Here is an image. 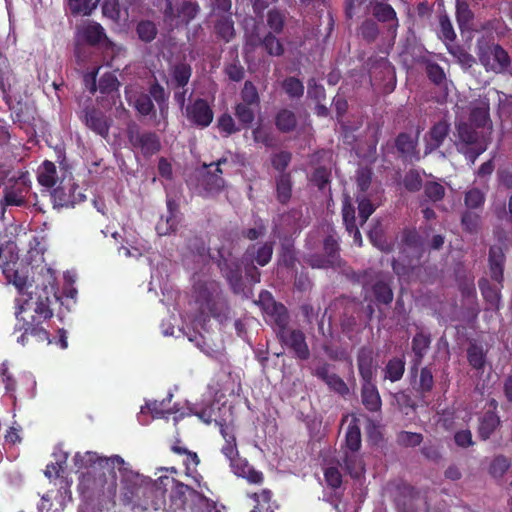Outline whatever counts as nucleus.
<instances>
[{"mask_svg": "<svg viewBox=\"0 0 512 512\" xmlns=\"http://www.w3.org/2000/svg\"><path fill=\"white\" fill-rule=\"evenodd\" d=\"M225 163H227V159L222 158L218 160L216 163L203 165L204 172L202 174L201 185L206 191L219 192L222 190L225 181L221 176L223 172L220 166Z\"/></svg>", "mask_w": 512, "mask_h": 512, "instance_id": "obj_13", "label": "nucleus"}, {"mask_svg": "<svg viewBox=\"0 0 512 512\" xmlns=\"http://www.w3.org/2000/svg\"><path fill=\"white\" fill-rule=\"evenodd\" d=\"M511 466L510 460L504 455L496 456L490 463L489 473L494 478H501Z\"/></svg>", "mask_w": 512, "mask_h": 512, "instance_id": "obj_55", "label": "nucleus"}, {"mask_svg": "<svg viewBox=\"0 0 512 512\" xmlns=\"http://www.w3.org/2000/svg\"><path fill=\"white\" fill-rule=\"evenodd\" d=\"M449 52L465 69L471 68L476 63V59L473 57V55L459 46L449 48Z\"/></svg>", "mask_w": 512, "mask_h": 512, "instance_id": "obj_61", "label": "nucleus"}, {"mask_svg": "<svg viewBox=\"0 0 512 512\" xmlns=\"http://www.w3.org/2000/svg\"><path fill=\"white\" fill-rule=\"evenodd\" d=\"M275 125L283 133L293 131L297 126L295 113L289 109H281L275 117Z\"/></svg>", "mask_w": 512, "mask_h": 512, "instance_id": "obj_38", "label": "nucleus"}, {"mask_svg": "<svg viewBox=\"0 0 512 512\" xmlns=\"http://www.w3.org/2000/svg\"><path fill=\"white\" fill-rule=\"evenodd\" d=\"M431 343V336L419 331L412 339V350L415 353L416 360L414 366L411 368V373L417 372V366L421 363L426 351L429 349Z\"/></svg>", "mask_w": 512, "mask_h": 512, "instance_id": "obj_28", "label": "nucleus"}, {"mask_svg": "<svg viewBox=\"0 0 512 512\" xmlns=\"http://www.w3.org/2000/svg\"><path fill=\"white\" fill-rule=\"evenodd\" d=\"M378 73H383V80H387L392 86L396 83L394 67L386 60L381 59L371 70V75L377 78Z\"/></svg>", "mask_w": 512, "mask_h": 512, "instance_id": "obj_51", "label": "nucleus"}, {"mask_svg": "<svg viewBox=\"0 0 512 512\" xmlns=\"http://www.w3.org/2000/svg\"><path fill=\"white\" fill-rule=\"evenodd\" d=\"M80 39L89 45H107V38L103 27L96 22H88L77 28Z\"/></svg>", "mask_w": 512, "mask_h": 512, "instance_id": "obj_19", "label": "nucleus"}, {"mask_svg": "<svg viewBox=\"0 0 512 512\" xmlns=\"http://www.w3.org/2000/svg\"><path fill=\"white\" fill-rule=\"evenodd\" d=\"M127 137L131 146L140 150L146 157L157 153L161 148L160 139L156 133L141 131L135 123L128 125Z\"/></svg>", "mask_w": 512, "mask_h": 512, "instance_id": "obj_7", "label": "nucleus"}, {"mask_svg": "<svg viewBox=\"0 0 512 512\" xmlns=\"http://www.w3.org/2000/svg\"><path fill=\"white\" fill-rule=\"evenodd\" d=\"M485 200V193L477 187L468 189L464 194V204L467 210L481 209L485 203Z\"/></svg>", "mask_w": 512, "mask_h": 512, "instance_id": "obj_40", "label": "nucleus"}, {"mask_svg": "<svg viewBox=\"0 0 512 512\" xmlns=\"http://www.w3.org/2000/svg\"><path fill=\"white\" fill-rule=\"evenodd\" d=\"M479 288L484 298L489 302L491 308H498L500 301V289L492 286L487 279L479 280Z\"/></svg>", "mask_w": 512, "mask_h": 512, "instance_id": "obj_43", "label": "nucleus"}, {"mask_svg": "<svg viewBox=\"0 0 512 512\" xmlns=\"http://www.w3.org/2000/svg\"><path fill=\"white\" fill-rule=\"evenodd\" d=\"M425 72L431 82L439 87H446L447 78L443 69L435 62L425 61Z\"/></svg>", "mask_w": 512, "mask_h": 512, "instance_id": "obj_42", "label": "nucleus"}, {"mask_svg": "<svg viewBox=\"0 0 512 512\" xmlns=\"http://www.w3.org/2000/svg\"><path fill=\"white\" fill-rule=\"evenodd\" d=\"M1 267L6 279L12 282L20 293H23L27 284V277L20 275L19 272L14 269V267H10L9 264L1 265Z\"/></svg>", "mask_w": 512, "mask_h": 512, "instance_id": "obj_53", "label": "nucleus"}, {"mask_svg": "<svg viewBox=\"0 0 512 512\" xmlns=\"http://www.w3.org/2000/svg\"><path fill=\"white\" fill-rule=\"evenodd\" d=\"M396 441L402 447H416L423 441V435L420 433L401 431L397 434Z\"/></svg>", "mask_w": 512, "mask_h": 512, "instance_id": "obj_59", "label": "nucleus"}, {"mask_svg": "<svg viewBox=\"0 0 512 512\" xmlns=\"http://www.w3.org/2000/svg\"><path fill=\"white\" fill-rule=\"evenodd\" d=\"M323 246L324 254H313L309 256V265L313 268L320 269L340 266L341 258L338 241L332 235H329L325 238Z\"/></svg>", "mask_w": 512, "mask_h": 512, "instance_id": "obj_9", "label": "nucleus"}, {"mask_svg": "<svg viewBox=\"0 0 512 512\" xmlns=\"http://www.w3.org/2000/svg\"><path fill=\"white\" fill-rule=\"evenodd\" d=\"M188 249L191 253L200 258V261L205 263L209 259V249L206 247L205 241L197 236H193L188 240Z\"/></svg>", "mask_w": 512, "mask_h": 512, "instance_id": "obj_52", "label": "nucleus"}, {"mask_svg": "<svg viewBox=\"0 0 512 512\" xmlns=\"http://www.w3.org/2000/svg\"><path fill=\"white\" fill-rule=\"evenodd\" d=\"M258 107L238 103L235 106V116L244 126H250L255 118Z\"/></svg>", "mask_w": 512, "mask_h": 512, "instance_id": "obj_54", "label": "nucleus"}, {"mask_svg": "<svg viewBox=\"0 0 512 512\" xmlns=\"http://www.w3.org/2000/svg\"><path fill=\"white\" fill-rule=\"evenodd\" d=\"M256 303L261 306L267 315L274 318L279 327L287 325L288 316L286 308L281 303H277L268 291H262Z\"/></svg>", "mask_w": 512, "mask_h": 512, "instance_id": "obj_14", "label": "nucleus"}, {"mask_svg": "<svg viewBox=\"0 0 512 512\" xmlns=\"http://www.w3.org/2000/svg\"><path fill=\"white\" fill-rule=\"evenodd\" d=\"M417 137H412L407 133H400L395 139L397 151L405 158H411L417 155Z\"/></svg>", "mask_w": 512, "mask_h": 512, "instance_id": "obj_32", "label": "nucleus"}, {"mask_svg": "<svg viewBox=\"0 0 512 512\" xmlns=\"http://www.w3.org/2000/svg\"><path fill=\"white\" fill-rule=\"evenodd\" d=\"M260 43L271 56L279 57L284 54V46L282 42L272 32H268L260 40Z\"/></svg>", "mask_w": 512, "mask_h": 512, "instance_id": "obj_44", "label": "nucleus"}, {"mask_svg": "<svg viewBox=\"0 0 512 512\" xmlns=\"http://www.w3.org/2000/svg\"><path fill=\"white\" fill-rule=\"evenodd\" d=\"M467 357L471 366L481 369L485 363L483 348L477 344H471L467 349Z\"/></svg>", "mask_w": 512, "mask_h": 512, "instance_id": "obj_60", "label": "nucleus"}, {"mask_svg": "<svg viewBox=\"0 0 512 512\" xmlns=\"http://www.w3.org/2000/svg\"><path fill=\"white\" fill-rule=\"evenodd\" d=\"M211 34L217 43H230L236 37L232 13L209 14Z\"/></svg>", "mask_w": 512, "mask_h": 512, "instance_id": "obj_8", "label": "nucleus"}, {"mask_svg": "<svg viewBox=\"0 0 512 512\" xmlns=\"http://www.w3.org/2000/svg\"><path fill=\"white\" fill-rule=\"evenodd\" d=\"M220 431L225 440V445L222 447V453L230 460L232 466L233 462H237L240 459L238 457V449L234 430L228 425H221Z\"/></svg>", "mask_w": 512, "mask_h": 512, "instance_id": "obj_27", "label": "nucleus"}, {"mask_svg": "<svg viewBox=\"0 0 512 512\" xmlns=\"http://www.w3.org/2000/svg\"><path fill=\"white\" fill-rule=\"evenodd\" d=\"M403 185L406 190L415 193L418 192L424 184L420 173L417 170L411 169L405 173Z\"/></svg>", "mask_w": 512, "mask_h": 512, "instance_id": "obj_58", "label": "nucleus"}, {"mask_svg": "<svg viewBox=\"0 0 512 512\" xmlns=\"http://www.w3.org/2000/svg\"><path fill=\"white\" fill-rule=\"evenodd\" d=\"M312 375L322 380L328 388L341 395L346 396L349 394V388L344 380L332 371V366L325 362L320 361L313 369Z\"/></svg>", "mask_w": 512, "mask_h": 512, "instance_id": "obj_10", "label": "nucleus"}, {"mask_svg": "<svg viewBox=\"0 0 512 512\" xmlns=\"http://www.w3.org/2000/svg\"><path fill=\"white\" fill-rule=\"evenodd\" d=\"M194 297L202 315H212L217 318L225 315L227 305L221 295L218 282L210 279H195Z\"/></svg>", "mask_w": 512, "mask_h": 512, "instance_id": "obj_3", "label": "nucleus"}, {"mask_svg": "<svg viewBox=\"0 0 512 512\" xmlns=\"http://www.w3.org/2000/svg\"><path fill=\"white\" fill-rule=\"evenodd\" d=\"M136 33L142 42L150 43L156 38L158 28L151 20H141L136 26Z\"/></svg>", "mask_w": 512, "mask_h": 512, "instance_id": "obj_41", "label": "nucleus"}, {"mask_svg": "<svg viewBox=\"0 0 512 512\" xmlns=\"http://www.w3.org/2000/svg\"><path fill=\"white\" fill-rule=\"evenodd\" d=\"M96 460L105 461L106 463L111 462L112 465H115V464L123 465L124 464V460L118 455H114L110 458L102 459V458H98L96 456V454L93 452H86L84 455L77 453L74 457L75 465L78 466V468H83V467L92 465L93 463L96 462Z\"/></svg>", "mask_w": 512, "mask_h": 512, "instance_id": "obj_37", "label": "nucleus"}, {"mask_svg": "<svg viewBox=\"0 0 512 512\" xmlns=\"http://www.w3.org/2000/svg\"><path fill=\"white\" fill-rule=\"evenodd\" d=\"M282 88L290 98H300L304 94L303 83L295 77L286 78L282 83Z\"/></svg>", "mask_w": 512, "mask_h": 512, "instance_id": "obj_57", "label": "nucleus"}, {"mask_svg": "<svg viewBox=\"0 0 512 512\" xmlns=\"http://www.w3.org/2000/svg\"><path fill=\"white\" fill-rule=\"evenodd\" d=\"M241 104L254 107L260 106V97L256 86L251 81H246L240 92Z\"/></svg>", "mask_w": 512, "mask_h": 512, "instance_id": "obj_46", "label": "nucleus"}, {"mask_svg": "<svg viewBox=\"0 0 512 512\" xmlns=\"http://www.w3.org/2000/svg\"><path fill=\"white\" fill-rule=\"evenodd\" d=\"M505 260V249L503 245H492L488 255L489 273L491 278L498 284L503 281Z\"/></svg>", "mask_w": 512, "mask_h": 512, "instance_id": "obj_18", "label": "nucleus"}, {"mask_svg": "<svg viewBox=\"0 0 512 512\" xmlns=\"http://www.w3.org/2000/svg\"><path fill=\"white\" fill-rule=\"evenodd\" d=\"M456 16L458 24L461 28H470V22L473 19V12L465 2H457Z\"/></svg>", "mask_w": 512, "mask_h": 512, "instance_id": "obj_62", "label": "nucleus"}, {"mask_svg": "<svg viewBox=\"0 0 512 512\" xmlns=\"http://www.w3.org/2000/svg\"><path fill=\"white\" fill-rule=\"evenodd\" d=\"M192 75V68L187 63H177L171 67L170 78L167 81L171 89H180L187 86Z\"/></svg>", "mask_w": 512, "mask_h": 512, "instance_id": "obj_23", "label": "nucleus"}, {"mask_svg": "<svg viewBox=\"0 0 512 512\" xmlns=\"http://www.w3.org/2000/svg\"><path fill=\"white\" fill-rule=\"evenodd\" d=\"M273 254V243L265 242L261 245L255 244L250 245L245 251L242 257V263L244 264V271L247 280L251 284L260 282L261 273L258 268L253 264L255 261L260 266L267 265Z\"/></svg>", "mask_w": 512, "mask_h": 512, "instance_id": "obj_4", "label": "nucleus"}, {"mask_svg": "<svg viewBox=\"0 0 512 512\" xmlns=\"http://www.w3.org/2000/svg\"><path fill=\"white\" fill-rule=\"evenodd\" d=\"M450 131V124L446 120H441L435 123L430 131L426 140L425 154L431 153L438 149L448 136Z\"/></svg>", "mask_w": 512, "mask_h": 512, "instance_id": "obj_20", "label": "nucleus"}, {"mask_svg": "<svg viewBox=\"0 0 512 512\" xmlns=\"http://www.w3.org/2000/svg\"><path fill=\"white\" fill-rule=\"evenodd\" d=\"M385 379L391 382L400 380L405 371V362L400 358H393L388 361L385 367Z\"/></svg>", "mask_w": 512, "mask_h": 512, "instance_id": "obj_45", "label": "nucleus"}, {"mask_svg": "<svg viewBox=\"0 0 512 512\" xmlns=\"http://www.w3.org/2000/svg\"><path fill=\"white\" fill-rule=\"evenodd\" d=\"M37 178L42 186L46 188L53 187L58 179L55 164L50 161H44L38 169Z\"/></svg>", "mask_w": 512, "mask_h": 512, "instance_id": "obj_36", "label": "nucleus"}, {"mask_svg": "<svg viewBox=\"0 0 512 512\" xmlns=\"http://www.w3.org/2000/svg\"><path fill=\"white\" fill-rule=\"evenodd\" d=\"M362 404L371 412H377L381 409V398L379 392L372 380L364 381L361 388Z\"/></svg>", "mask_w": 512, "mask_h": 512, "instance_id": "obj_26", "label": "nucleus"}, {"mask_svg": "<svg viewBox=\"0 0 512 512\" xmlns=\"http://www.w3.org/2000/svg\"><path fill=\"white\" fill-rule=\"evenodd\" d=\"M218 267L222 275L228 281L234 293L239 294L244 292L245 284L242 276V266L244 264L238 259L232 257L230 252H225L223 248L218 250Z\"/></svg>", "mask_w": 512, "mask_h": 512, "instance_id": "obj_5", "label": "nucleus"}, {"mask_svg": "<svg viewBox=\"0 0 512 512\" xmlns=\"http://www.w3.org/2000/svg\"><path fill=\"white\" fill-rule=\"evenodd\" d=\"M281 332L283 342L290 347L300 359H308L310 352L305 341V336L300 330L285 329Z\"/></svg>", "mask_w": 512, "mask_h": 512, "instance_id": "obj_17", "label": "nucleus"}, {"mask_svg": "<svg viewBox=\"0 0 512 512\" xmlns=\"http://www.w3.org/2000/svg\"><path fill=\"white\" fill-rule=\"evenodd\" d=\"M91 80H92V82H91V85L89 88L91 93H95L96 90L99 89V91L102 94H109L111 92L117 91V89L120 85L116 76H114L111 73L104 74L100 78L98 86L96 85L95 75H93L91 77Z\"/></svg>", "mask_w": 512, "mask_h": 512, "instance_id": "obj_35", "label": "nucleus"}, {"mask_svg": "<svg viewBox=\"0 0 512 512\" xmlns=\"http://www.w3.org/2000/svg\"><path fill=\"white\" fill-rule=\"evenodd\" d=\"M178 204L174 199H167L168 215L160 218L156 225V231L160 236L168 235L173 232L178 224Z\"/></svg>", "mask_w": 512, "mask_h": 512, "instance_id": "obj_22", "label": "nucleus"}, {"mask_svg": "<svg viewBox=\"0 0 512 512\" xmlns=\"http://www.w3.org/2000/svg\"><path fill=\"white\" fill-rule=\"evenodd\" d=\"M233 471L236 475L247 479L250 483L259 484L263 480L261 472L256 471L246 461L239 459L237 462H233Z\"/></svg>", "mask_w": 512, "mask_h": 512, "instance_id": "obj_33", "label": "nucleus"}, {"mask_svg": "<svg viewBox=\"0 0 512 512\" xmlns=\"http://www.w3.org/2000/svg\"><path fill=\"white\" fill-rule=\"evenodd\" d=\"M476 55L486 72L512 77V56L493 35H482L476 41Z\"/></svg>", "mask_w": 512, "mask_h": 512, "instance_id": "obj_1", "label": "nucleus"}, {"mask_svg": "<svg viewBox=\"0 0 512 512\" xmlns=\"http://www.w3.org/2000/svg\"><path fill=\"white\" fill-rule=\"evenodd\" d=\"M146 479L140 474L124 469L121 479L120 501L132 509L138 506L140 493Z\"/></svg>", "mask_w": 512, "mask_h": 512, "instance_id": "obj_6", "label": "nucleus"}, {"mask_svg": "<svg viewBox=\"0 0 512 512\" xmlns=\"http://www.w3.org/2000/svg\"><path fill=\"white\" fill-rule=\"evenodd\" d=\"M186 117L199 127H207L213 120V111L204 99H197L186 107Z\"/></svg>", "mask_w": 512, "mask_h": 512, "instance_id": "obj_15", "label": "nucleus"}, {"mask_svg": "<svg viewBox=\"0 0 512 512\" xmlns=\"http://www.w3.org/2000/svg\"><path fill=\"white\" fill-rule=\"evenodd\" d=\"M27 192L28 187L25 185L24 177H19L14 181L11 178L5 184L4 201L6 205L23 206Z\"/></svg>", "mask_w": 512, "mask_h": 512, "instance_id": "obj_16", "label": "nucleus"}, {"mask_svg": "<svg viewBox=\"0 0 512 512\" xmlns=\"http://www.w3.org/2000/svg\"><path fill=\"white\" fill-rule=\"evenodd\" d=\"M434 386L433 372L430 367H424L420 371L419 384L416 388L422 396L432 391Z\"/></svg>", "mask_w": 512, "mask_h": 512, "instance_id": "obj_56", "label": "nucleus"}, {"mask_svg": "<svg viewBox=\"0 0 512 512\" xmlns=\"http://www.w3.org/2000/svg\"><path fill=\"white\" fill-rule=\"evenodd\" d=\"M402 251L406 252L410 249L413 252V257L419 260L423 253V243L420 235L415 229L406 228L401 233Z\"/></svg>", "mask_w": 512, "mask_h": 512, "instance_id": "obj_25", "label": "nucleus"}, {"mask_svg": "<svg viewBox=\"0 0 512 512\" xmlns=\"http://www.w3.org/2000/svg\"><path fill=\"white\" fill-rule=\"evenodd\" d=\"M285 14L277 9H272L267 15V24L275 32L280 33L283 30Z\"/></svg>", "mask_w": 512, "mask_h": 512, "instance_id": "obj_64", "label": "nucleus"}, {"mask_svg": "<svg viewBox=\"0 0 512 512\" xmlns=\"http://www.w3.org/2000/svg\"><path fill=\"white\" fill-rule=\"evenodd\" d=\"M174 487L172 488L170 499L173 502H179L180 506H184L188 498L196 502L200 493L191 488L190 486L183 484L175 479H172Z\"/></svg>", "mask_w": 512, "mask_h": 512, "instance_id": "obj_30", "label": "nucleus"}, {"mask_svg": "<svg viewBox=\"0 0 512 512\" xmlns=\"http://www.w3.org/2000/svg\"><path fill=\"white\" fill-rule=\"evenodd\" d=\"M358 35L367 43L374 42L379 35V26L372 19H366L358 29Z\"/></svg>", "mask_w": 512, "mask_h": 512, "instance_id": "obj_49", "label": "nucleus"}, {"mask_svg": "<svg viewBox=\"0 0 512 512\" xmlns=\"http://www.w3.org/2000/svg\"><path fill=\"white\" fill-rule=\"evenodd\" d=\"M85 123L87 127L102 137H107L110 124L107 117L98 110H87L85 113Z\"/></svg>", "mask_w": 512, "mask_h": 512, "instance_id": "obj_24", "label": "nucleus"}, {"mask_svg": "<svg viewBox=\"0 0 512 512\" xmlns=\"http://www.w3.org/2000/svg\"><path fill=\"white\" fill-rule=\"evenodd\" d=\"M499 425V417L494 412L487 411L479 420L478 436L484 441L489 439Z\"/></svg>", "mask_w": 512, "mask_h": 512, "instance_id": "obj_31", "label": "nucleus"}, {"mask_svg": "<svg viewBox=\"0 0 512 512\" xmlns=\"http://www.w3.org/2000/svg\"><path fill=\"white\" fill-rule=\"evenodd\" d=\"M481 218L472 210H465L461 216V225L465 232L475 234L480 228Z\"/></svg>", "mask_w": 512, "mask_h": 512, "instance_id": "obj_50", "label": "nucleus"}, {"mask_svg": "<svg viewBox=\"0 0 512 512\" xmlns=\"http://www.w3.org/2000/svg\"><path fill=\"white\" fill-rule=\"evenodd\" d=\"M100 0H68L70 12L73 15H90Z\"/></svg>", "mask_w": 512, "mask_h": 512, "instance_id": "obj_47", "label": "nucleus"}, {"mask_svg": "<svg viewBox=\"0 0 512 512\" xmlns=\"http://www.w3.org/2000/svg\"><path fill=\"white\" fill-rule=\"evenodd\" d=\"M363 9L365 14L372 15L380 22H392L389 26V31L392 33V36L395 37L398 21L396 12L389 4L377 0H369L368 4H366Z\"/></svg>", "mask_w": 512, "mask_h": 512, "instance_id": "obj_12", "label": "nucleus"}, {"mask_svg": "<svg viewBox=\"0 0 512 512\" xmlns=\"http://www.w3.org/2000/svg\"><path fill=\"white\" fill-rule=\"evenodd\" d=\"M372 291L378 303L388 305L393 300V291L386 278H378L372 285Z\"/></svg>", "mask_w": 512, "mask_h": 512, "instance_id": "obj_34", "label": "nucleus"}, {"mask_svg": "<svg viewBox=\"0 0 512 512\" xmlns=\"http://www.w3.org/2000/svg\"><path fill=\"white\" fill-rule=\"evenodd\" d=\"M276 192H277V199L282 204H285L289 201L291 198L292 193V184H291V178L290 174L288 173H281L276 178Z\"/></svg>", "mask_w": 512, "mask_h": 512, "instance_id": "obj_39", "label": "nucleus"}, {"mask_svg": "<svg viewBox=\"0 0 512 512\" xmlns=\"http://www.w3.org/2000/svg\"><path fill=\"white\" fill-rule=\"evenodd\" d=\"M307 224L301 210L292 209L280 216L279 227L285 235H293L297 233L303 226Z\"/></svg>", "mask_w": 512, "mask_h": 512, "instance_id": "obj_21", "label": "nucleus"}, {"mask_svg": "<svg viewBox=\"0 0 512 512\" xmlns=\"http://www.w3.org/2000/svg\"><path fill=\"white\" fill-rule=\"evenodd\" d=\"M424 196L427 201L439 202L445 197V188L442 184L436 181H427L423 185Z\"/></svg>", "mask_w": 512, "mask_h": 512, "instance_id": "obj_48", "label": "nucleus"}, {"mask_svg": "<svg viewBox=\"0 0 512 512\" xmlns=\"http://www.w3.org/2000/svg\"><path fill=\"white\" fill-rule=\"evenodd\" d=\"M472 123L476 128L486 130L490 135L492 132V121L490 118V105L488 99H478L470 104L469 118L466 119Z\"/></svg>", "mask_w": 512, "mask_h": 512, "instance_id": "obj_11", "label": "nucleus"}, {"mask_svg": "<svg viewBox=\"0 0 512 512\" xmlns=\"http://www.w3.org/2000/svg\"><path fill=\"white\" fill-rule=\"evenodd\" d=\"M455 130L457 150L474 164L477 157L487 150L490 135L464 118L455 122Z\"/></svg>", "mask_w": 512, "mask_h": 512, "instance_id": "obj_2", "label": "nucleus"}, {"mask_svg": "<svg viewBox=\"0 0 512 512\" xmlns=\"http://www.w3.org/2000/svg\"><path fill=\"white\" fill-rule=\"evenodd\" d=\"M346 445L351 452H356L361 446V431L355 424L349 425L348 427L346 433Z\"/></svg>", "mask_w": 512, "mask_h": 512, "instance_id": "obj_63", "label": "nucleus"}, {"mask_svg": "<svg viewBox=\"0 0 512 512\" xmlns=\"http://www.w3.org/2000/svg\"><path fill=\"white\" fill-rule=\"evenodd\" d=\"M359 373L363 381L372 380L373 377V351L369 347H362L357 355Z\"/></svg>", "mask_w": 512, "mask_h": 512, "instance_id": "obj_29", "label": "nucleus"}]
</instances>
